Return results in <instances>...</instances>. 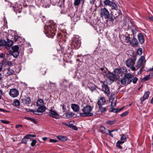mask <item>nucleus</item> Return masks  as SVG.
I'll use <instances>...</instances> for the list:
<instances>
[{
    "label": "nucleus",
    "mask_w": 153,
    "mask_h": 153,
    "mask_svg": "<svg viewBox=\"0 0 153 153\" xmlns=\"http://www.w3.org/2000/svg\"><path fill=\"white\" fill-rule=\"evenodd\" d=\"M45 33L49 38L53 37L55 34L56 27L53 23L51 22H47L44 26Z\"/></svg>",
    "instance_id": "nucleus-1"
},
{
    "label": "nucleus",
    "mask_w": 153,
    "mask_h": 153,
    "mask_svg": "<svg viewBox=\"0 0 153 153\" xmlns=\"http://www.w3.org/2000/svg\"><path fill=\"white\" fill-rule=\"evenodd\" d=\"M93 107L91 106L87 105L81 109L82 111L80 113L81 116L82 117L92 116L93 113L92 112Z\"/></svg>",
    "instance_id": "nucleus-2"
},
{
    "label": "nucleus",
    "mask_w": 153,
    "mask_h": 153,
    "mask_svg": "<svg viewBox=\"0 0 153 153\" xmlns=\"http://www.w3.org/2000/svg\"><path fill=\"white\" fill-rule=\"evenodd\" d=\"M81 44L80 39L79 36H76L73 37L71 43L72 48L77 49L80 47Z\"/></svg>",
    "instance_id": "nucleus-3"
},
{
    "label": "nucleus",
    "mask_w": 153,
    "mask_h": 153,
    "mask_svg": "<svg viewBox=\"0 0 153 153\" xmlns=\"http://www.w3.org/2000/svg\"><path fill=\"white\" fill-rule=\"evenodd\" d=\"M19 47L18 45H15L13 47L12 50L13 51L10 50L7 53L8 55H12L14 58H16L19 55Z\"/></svg>",
    "instance_id": "nucleus-4"
},
{
    "label": "nucleus",
    "mask_w": 153,
    "mask_h": 153,
    "mask_svg": "<svg viewBox=\"0 0 153 153\" xmlns=\"http://www.w3.org/2000/svg\"><path fill=\"white\" fill-rule=\"evenodd\" d=\"M9 94L12 97H16L19 94V91L15 88H12L10 91Z\"/></svg>",
    "instance_id": "nucleus-5"
},
{
    "label": "nucleus",
    "mask_w": 153,
    "mask_h": 153,
    "mask_svg": "<svg viewBox=\"0 0 153 153\" xmlns=\"http://www.w3.org/2000/svg\"><path fill=\"white\" fill-rule=\"evenodd\" d=\"M100 14L101 16L105 19H107L109 15L108 10L105 8L101 9Z\"/></svg>",
    "instance_id": "nucleus-6"
},
{
    "label": "nucleus",
    "mask_w": 153,
    "mask_h": 153,
    "mask_svg": "<svg viewBox=\"0 0 153 153\" xmlns=\"http://www.w3.org/2000/svg\"><path fill=\"white\" fill-rule=\"evenodd\" d=\"M22 102L24 105H28L31 102V100L29 97L27 96H24L22 97Z\"/></svg>",
    "instance_id": "nucleus-7"
},
{
    "label": "nucleus",
    "mask_w": 153,
    "mask_h": 153,
    "mask_svg": "<svg viewBox=\"0 0 153 153\" xmlns=\"http://www.w3.org/2000/svg\"><path fill=\"white\" fill-rule=\"evenodd\" d=\"M102 90L107 94H109L110 91L108 88V86L107 83H105V82H103L102 85Z\"/></svg>",
    "instance_id": "nucleus-8"
},
{
    "label": "nucleus",
    "mask_w": 153,
    "mask_h": 153,
    "mask_svg": "<svg viewBox=\"0 0 153 153\" xmlns=\"http://www.w3.org/2000/svg\"><path fill=\"white\" fill-rule=\"evenodd\" d=\"M127 66L130 68L132 70L134 71V61L132 59H129L126 62Z\"/></svg>",
    "instance_id": "nucleus-9"
},
{
    "label": "nucleus",
    "mask_w": 153,
    "mask_h": 153,
    "mask_svg": "<svg viewBox=\"0 0 153 153\" xmlns=\"http://www.w3.org/2000/svg\"><path fill=\"white\" fill-rule=\"evenodd\" d=\"M57 39L58 41H59L60 42V44H59L60 45L61 44V42H65L66 41V37L65 35H62L60 33H58L57 34Z\"/></svg>",
    "instance_id": "nucleus-10"
},
{
    "label": "nucleus",
    "mask_w": 153,
    "mask_h": 153,
    "mask_svg": "<svg viewBox=\"0 0 153 153\" xmlns=\"http://www.w3.org/2000/svg\"><path fill=\"white\" fill-rule=\"evenodd\" d=\"M49 113L51 114L50 115V116L54 118L58 119L57 117L58 115V114L55 110L51 109L49 110Z\"/></svg>",
    "instance_id": "nucleus-11"
},
{
    "label": "nucleus",
    "mask_w": 153,
    "mask_h": 153,
    "mask_svg": "<svg viewBox=\"0 0 153 153\" xmlns=\"http://www.w3.org/2000/svg\"><path fill=\"white\" fill-rule=\"evenodd\" d=\"M144 59V57L143 56H142L139 59L137 64V66L138 68L141 67V69L143 68V60Z\"/></svg>",
    "instance_id": "nucleus-12"
},
{
    "label": "nucleus",
    "mask_w": 153,
    "mask_h": 153,
    "mask_svg": "<svg viewBox=\"0 0 153 153\" xmlns=\"http://www.w3.org/2000/svg\"><path fill=\"white\" fill-rule=\"evenodd\" d=\"M4 73L7 76L13 74L14 73V71L13 70L11 69L10 68H8L5 69L4 71Z\"/></svg>",
    "instance_id": "nucleus-13"
},
{
    "label": "nucleus",
    "mask_w": 153,
    "mask_h": 153,
    "mask_svg": "<svg viewBox=\"0 0 153 153\" xmlns=\"http://www.w3.org/2000/svg\"><path fill=\"white\" fill-rule=\"evenodd\" d=\"M149 94L150 92L149 91L145 92L143 97L141 99V103H142L144 100L148 98Z\"/></svg>",
    "instance_id": "nucleus-14"
},
{
    "label": "nucleus",
    "mask_w": 153,
    "mask_h": 153,
    "mask_svg": "<svg viewBox=\"0 0 153 153\" xmlns=\"http://www.w3.org/2000/svg\"><path fill=\"white\" fill-rule=\"evenodd\" d=\"M117 75H115L113 73H111L110 72L108 74V75L107 76V77L110 80L112 81H113L114 79H117Z\"/></svg>",
    "instance_id": "nucleus-15"
},
{
    "label": "nucleus",
    "mask_w": 153,
    "mask_h": 153,
    "mask_svg": "<svg viewBox=\"0 0 153 153\" xmlns=\"http://www.w3.org/2000/svg\"><path fill=\"white\" fill-rule=\"evenodd\" d=\"M124 74V77L127 80V83L129 84L132 81V75L130 73H127Z\"/></svg>",
    "instance_id": "nucleus-16"
},
{
    "label": "nucleus",
    "mask_w": 153,
    "mask_h": 153,
    "mask_svg": "<svg viewBox=\"0 0 153 153\" xmlns=\"http://www.w3.org/2000/svg\"><path fill=\"white\" fill-rule=\"evenodd\" d=\"M100 70L101 71V73L104 76H105L106 77L107 76L109 73H110V72L106 68H101Z\"/></svg>",
    "instance_id": "nucleus-17"
},
{
    "label": "nucleus",
    "mask_w": 153,
    "mask_h": 153,
    "mask_svg": "<svg viewBox=\"0 0 153 153\" xmlns=\"http://www.w3.org/2000/svg\"><path fill=\"white\" fill-rule=\"evenodd\" d=\"M138 38L140 43L142 44L145 41L143 36L142 33H139L137 35Z\"/></svg>",
    "instance_id": "nucleus-18"
},
{
    "label": "nucleus",
    "mask_w": 153,
    "mask_h": 153,
    "mask_svg": "<svg viewBox=\"0 0 153 153\" xmlns=\"http://www.w3.org/2000/svg\"><path fill=\"white\" fill-rule=\"evenodd\" d=\"M115 75H117V79H118L120 78V75L121 76L120 68L115 69L114 70V72L113 73Z\"/></svg>",
    "instance_id": "nucleus-19"
},
{
    "label": "nucleus",
    "mask_w": 153,
    "mask_h": 153,
    "mask_svg": "<svg viewBox=\"0 0 153 153\" xmlns=\"http://www.w3.org/2000/svg\"><path fill=\"white\" fill-rule=\"evenodd\" d=\"M105 101V99L104 97H102L98 101V105L99 106H102L104 104Z\"/></svg>",
    "instance_id": "nucleus-20"
},
{
    "label": "nucleus",
    "mask_w": 153,
    "mask_h": 153,
    "mask_svg": "<svg viewBox=\"0 0 153 153\" xmlns=\"http://www.w3.org/2000/svg\"><path fill=\"white\" fill-rule=\"evenodd\" d=\"M13 41L8 39L7 42H6V48L8 49H10V47L13 45Z\"/></svg>",
    "instance_id": "nucleus-21"
},
{
    "label": "nucleus",
    "mask_w": 153,
    "mask_h": 153,
    "mask_svg": "<svg viewBox=\"0 0 153 153\" xmlns=\"http://www.w3.org/2000/svg\"><path fill=\"white\" fill-rule=\"evenodd\" d=\"M72 109L75 112H78L79 110V107L78 105L76 104H73L71 105Z\"/></svg>",
    "instance_id": "nucleus-22"
},
{
    "label": "nucleus",
    "mask_w": 153,
    "mask_h": 153,
    "mask_svg": "<svg viewBox=\"0 0 153 153\" xmlns=\"http://www.w3.org/2000/svg\"><path fill=\"white\" fill-rule=\"evenodd\" d=\"M108 130L103 126H100V132L103 134H108Z\"/></svg>",
    "instance_id": "nucleus-23"
},
{
    "label": "nucleus",
    "mask_w": 153,
    "mask_h": 153,
    "mask_svg": "<svg viewBox=\"0 0 153 153\" xmlns=\"http://www.w3.org/2000/svg\"><path fill=\"white\" fill-rule=\"evenodd\" d=\"M46 109V107L43 106H39L38 108V111L39 112H43L45 111Z\"/></svg>",
    "instance_id": "nucleus-24"
},
{
    "label": "nucleus",
    "mask_w": 153,
    "mask_h": 153,
    "mask_svg": "<svg viewBox=\"0 0 153 153\" xmlns=\"http://www.w3.org/2000/svg\"><path fill=\"white\" fill-rule=\"evenodd\" d=\"M152 74V73H150L148 75L145 76L142 80V81L143 82H145L150 79V76Z\"/></svg>",
    "instance_id": "nucleus-25"
},
{
    "label": "nucleus",
    "mask_w": 153,
    "mask_h": 153,
    "mask_svg": "<svg viewBox=\"0 0 153 153\" xmlns=\"http://www.w3.org/2000/svg\"><path fill=\"white\" fill-rule=\"evenodd\" d=\"M37 105L38 106H43L44 105V102L43 100L42 99H39L37 101Z\"/></svg>",
    "instance_id": "nucleus-26"
},
{
    "label": "nucleus",
    "mask_w": 153,
    "mask_h": 153,
    "mask_svg": "<svg viewBox=\"0 0 153 153\" xmlns=\"http://www.w3.org/2000/svg\"><path fill=\"white\" fill-rule=\"evenodd\" d=\"M120 69L121 74H125L127 72V71L125 67H123L120 68Z\"/></svg>",
    "instance_id": "nucleus-27"
},
{
    "label": "nucleus",
    "mask_w": 153,
    "mask_h": 153,
    "mask_svg": "<svg viewBox=\"0 0 153 153\" xmlns=\"http://www.w3.org/2000/svg\"><path fill=\"white\" fill-rule=\"evenodd\" d=\"M57 138L63 142L66 141L67 140V137L62 135H59L57 137Z\"/></svg>",
    "instance_id": "nucleus-28"
},
{
    "label": "nucleus",
    "mask_w": 153,
    "mask_h": 153,
    "mask_svg": "<svg viewBox=\"0 0 153 153\" xmlns=\"http://www.w3.org/2000/svg\"><path fill=\"white\" fill-rule=\"evenodd\" d=\"M63 124L65 125L68 126L69 127L71 128L72 126H73L74 125V123L73 121H70L67 124L65 123H63Z\"/></svg>",
    "instance_id": "nucleus-29"
},
{
    "label": "nucleus",
    "mask_w": 153,
    "mask_h": 153,
    "mask_svg": "<svg viewBox=\"0 0 153 153\" xmlns=\"http://www.w3.org/2000/svg\"><path fill=\"white\" fill-rule=\"evenodd\" d=\"M110 6L112 7L113 9H114L115 10H117L118 9V7L117 4L113 2H112L111 4L110 5Z\"/></svg>",
    "instance_id": "nucleus-30"
},
{
    "label": "nucleus",
    "mask_w": 153,
    "mask_h": 153,
    "mask_svg": "<svg viewBox=\"0 0 153 153\" xmlns=\"http://www.w3.org/2000/svg\"><path fill=\"white\" fill-rule=\"evenodd\" d=\"M30 139V138L28 137H27L26 135L22 140V143L26 144L27 143V139Z\"/></svg>",
    "instance_id": "nucleus-31"
},
{
    "label": "nucleus",
    "mask_w": 153,
    "mask_h": 153,
    "mask_svg": "<svg viewBox=\"0 0 153 153\" xmlns=\"http://www.w3.org/2000/svg\"><path fill=\"white\" fill-rule=\"evenodd\" d=\"M20 105V102L18 100H15L13 103V105L16 107L19 106Z\"/></svg>",
    "instance_id": "nucleus-32"
},
{
    "label": "nucleus",
    "mask_w": 153,
    "mask_h": 153,
    "mask_svg": "<svg viewBox=\"0 0 153 153\" xmlns=\"http://www.w3.org/2000/svg\"><path fill=\"white\" fill-rule=\"evenodd\" d=\"M0 45L4 46L6 48V42L4 40H1L0 41Z\"/></svg>",
    "instance_id": "nucleus-33"
},
{
    "label": "nucleus",
    "mask_w": 153,
    "mask_h": 153,
    "mask_svg": "<svg viewBox=\"0 0 153 153\" xmlns=\"http://www.w3.org/2000/svg\"><path fill=\"white\" fill-rule=\"evenodd\" d=\"M127 81V80L126 79V78H125L124 77H123L120 81L121 83L123 85H125Z\"/></svg>",
    "instance_id": "nucleus-34"
},
{
    "label": "nucleus",
    "mask_w": 153,
    "mask_h": 153,
    "mask_svg": "<svg viewBox=\"0 0 153 153\" xmlns=\"http://www.w3.org/2000/svg\"><path fill=\"white\" fill-rule=\"evenodd\" d=\"M112 2L109 0H105L103 2L105 5L110 6Z\"/></svg>",
    "instance_id": "nucleus-35"
},
{
    "label": "nucleus",
    "mask_w": 153,
    "mask_h": 153,
    "mask_svg": "<svg viewBox=\"0 0 153 153\" xmlns=\"http://www.w3.org/2000/svg\"><path fill=\"white\" fill-rule=\"evenodd\" d=\"M137 54L140 56L143 53L142 49L141 48H139L136 51Z\"/></svg>",
    "instance_id": "nucleus-36"
},
{
    "label": "nucleus",
    "mask_w": 153,
    "mask_h": 153,
    "mask_svg": "<svg viewBox=\"0 0 153 153\" xmlns=\"http://www.w3.org/2000/svg\"><path fill=\"white\" fill-rule=\"evenodd\" d=\"M106 110V108H104L102 106H99V111L101 112L105 111Z\"/></svg>",
    "instance_id": "nucleus-37"
},
{
    "label": "nucleus",
    "mask_w": 153,
    "mask_h": 153,
    "mask_svg": "<svg viewBox=\"0 0 153 153\" xmlns=\"http://www.w3.org/2000/svg\"><path fill=\"white\" fill-rule=\"evenodd\" d=\"M81 0H75L74 2V4L75 6H78L81 1Z\"/></svg>",
    "instance_id": "nucleus-38"
},
{
    "label": "nucleus",
    "mask_w": 153,
    "mask_h": 153,
    "mask_svg": "<svg viewBox=\"0 0 153 153\" xmlns=\"http://www.w3.org/2000/svg\"><path fill=\"white\" fill-rule=\"evenodd\" d=\"M36 142H37V141L36 140H33L32 141L30 144L31 146H34L35 145Z\"/></svg>",
    "instance_id": "nucleus-39"
},
{
    "label": "nucleus",
    "mask_w": 153,
    "mask_h": 153,
    "mask_svg": "<svg viewBox=\"0 0 153 153\" xmlns=\"http://www.w3.org/2000/svg\"><path fill=\"white\" fill-rule=\"evenodd\" d=\"M130 38H129L128 37H126V39L127 41V43H130V44L132 45H134L133 43H132L131 42V41L130 40Z\"/></svg>",
    "instance_id": "nucleus-40"
},
{
    "label": "nucleus",
    "mask_w": 153,
    "mask_h": 153,
    "mask_svg": "<svg viewBox=\"0 0 153 153\" xmlns=\"http://www.w3.org/2000/svg\"><path fill=\"white\" fill-rule=\"evenodd\" d=\"M14 7L15 9H16V10H18L19 9H20L22 8V7L21 5H17V6H15Z\"/></svg>",
    "instance_id": "nucleus-41"
},
{
    "label": "nucleus",
    "mask_w": 153,
    "mask_h": 153,
    "mask_svg": "<svg viewBox=\"0 0 153 153\" xmlns=\"http://www.w3.org/2000/svg\"><path fill=\"white\" fill-rule=\"evenodd\" d=\"M129 112L128 111H126V112H123L120 114L121 117H123L127 115L128 113Z\"/></svg>",
    "instance_id": "nucleus-42"
},
{
    "label": "nucleus",
    "mask_w": 153,
    "mask_h": 153,
    "mask_svg": "<svg viewBox=\"0 0 153 153\" xmlns=\"http://www.w3.org/2000/svg\"><path fill=\"white\" fill-rule=\"evenodd\" d=\"M117 130H113L111 131L108 130V134H108L110 135L111 137H113V134H112L111 133V132H113V131H116Z\"/></svg>",
    "instance_id": "nucleus-43"
},
{
    "label": "nucleus",
    "mask_w": 153,
    "mask_h": 153,
    "mask_svg": "<svg viewBox=\"0 0 153 153\" xmlns=\"http://www.w3.org/2000/svg\"><path fill=\"white\" fill-rule=\"evenodd\" d=\"M116 105V102H112L111 105V108H114Z\"/></svg>",
    "instance_id": "nucleus-44"
},
{
    "label": "nucleus",
    "mask_w": 153,
    "mask_h": 153,
    "mask_svg": "<svg viewBox=\"0 0 153 153\" xmlns=\"http://www.w3.org/2000/svg\"><path fill=\"white\" fill-rule=\"evenodd\" d=\"M50 142L52 143H55L57 141V140L55 139H50L49 140Z\"/></svg>",
    "instance_id": "nucleus-45"
},
{
    "label": "nucleus",
    "mask_w": 153,
    "mask_h": 153,
    "mask_svg": "<svg viewBox=\"0 0 153 153\" xmlns=\"http://www.w3.org/2000/svg\"><path fill=\"white\" fill-rule=\"evenodd\" d=\"M110 111L111 112L117 113L118 112V109L114 108L111 110Z\"/></svg>",
    "instance_id": "nucleus-46"
},
{
    "label": "nucleus",
    "mask_w": 153,
    "mask_h": 153,
    "mask_svg": "<svg viewBox=\"0 0 153 153\" xmlns=\"http://www.w3.org/2000/svg\"><path fill=\"white\" fill-rule=\"evenodd\" d=\"M72 20H73L74 21H76L77 19H79V18L78 16H73V18H71Z\"/></svg>",
    "instance_id": "nucleus-47"
},
{
    "label": "nucleus",
    "mask_w": 153,
    "mask_h": 153,
    "mask_svg": "<svg viewBox=\"0 0 153 153\" xmlns=\"http://www.w3.org/2000/svg\"><path fill=\"white\" fill-rule=\"evenodd\" d=\"M1 121L2 123L5 124H8L9 123V122L8 121L4 120H1Z\"/></svg>",
    "instance_id": "nucleus-48"
},
{
    "label": "nucleus",
    "mask_w": 153,
    "mask_h": 153,
    "mask_svg": "<svg viewBox=\"0 0 153 153\" xmlns=\"http://www.w3.org/2000/svg\"><path fill=\"white\" fill-rule=\"evenodd\" d=\"M107 124H112L114 123V122L112 121L108 120L106 122Z\"/></svg>",
    "instance_id": "nucleus-49"
},
{
    "label": "nucleus",
    "mask_w": 153,
    "mask_h": 153,
    "mask_svg": "<svg viewBox=\"0 0 153 153\" xmlns=\"http://www.w3.org/2000/svg\"><path fill=\"white\" fill-rule=\"evenodd\" d=\"M26 137H28L30 138L29 137H36V136L34 134H27L26 135Z\"/></svg>",
    "instance_id": "nucleus-50"
},
{
    "label": "nucleus",
    "mask_w": 153,
    "mask_h": 153,
    "mask_svg": "<svg viewBox=\"0 0 153 153\" xmlns=\"http://www.w3.org/2000/svg\"><path fill=\"white\" fill-rule=\"evenodd\" d=\"M120 142H117L116 143V146L118 148L122 149V147L120 146V144L119 143Z\"/></svg>",
    "instance_id": "nucleus-51"
},
{
    "label": "nucleus",
    "mask_w": 153,
    "mask_h": 153,
    "mask_svg": "<svg viewBox=\"0 0 153 153\" xmlns=\"http://www.w3.org/2000/svg\"><path fill=\"white\" fill-rule=\"evenodd\" d=\"M71 128L75 130H78L77 127L74 125L73 126H72Z\"/></svg>",
    "instance_id": "nucleus-52"
},
{
    "label": "nucleus",
    "mask_w": 153,
    "mask_h": 153,
    "mask_svg": "<svg viewBox=\"0 0 153 153\" xmlns=\"http://www.w3.org/2000/svg\"><path fill=\"white\" fill-rule=\"evenodd\" d=\"M73 85L72 84L71 82L69 83V88L70 89H73Z\"/></svg>",
    "instance_id": "nucleus-53"
},
{
    "label": "nucleus",
    "mask_w": 153,
    "mask_h": 153,
    "mask_svg": "<svg viewBox=\"0 0 153 153\" xmlns=\"http://www.w3.org/2000/svg\"><path fill=\"white\" fill-rule=\"evenodd\" d=\"M126 138V137L124 135H123L121 138V140H125Z\"/></svg>",
    "instance_id": "nucleus-54"
},
{
    "label": "nucleus",
    "mask_w": 153,
    "mask_h": 153,
    "mask_svg": "<svg viewBox=\"0 0 153 153\" xmlns=\"http://www.w3.org/2000/svg\"><path fill=\"white\" fill-rule=\"evenodd\" d=\"M19 37L18 36L16 35L14 36V38L15 39V41L16 42L18 41V40L19 38Z\"/></svg>",
    "instance_id": "nucleus-55"
},
{
    "label": "nucleus",
    "mask_w": 153,
    "mask_h": 153,
    "mask_svg": "<svg viewBox=\"0 0 153 153\" xmlns=\"http://www.w3.org/2000/svg\"><path fill=\"white\" fill-rule=\"evenodd\" d=\"M114 17L112 16V17H110L109 18V19L110 21L113 22L114 21Z\"/></svg>",
    "instance_id": "nucleus-56"
},
{
    "label": "nucleus",
    "mask_w": 153,
    "mask_h": 153,
    "mask_svg": "<svg viewBox=\"0 0 153 153\" xmlns=\"http://www.w3.org/2000/svg\"><path fill=\"white\" fill-rule=\"evenodd\" d=\"M7 65L10 66H11L13 65V63L11 62H8L7 63Z\"/></svg>",
    "instance_id": "nucleus-57"
},
{
    "label": "nucleus",
    "mask_w": 153,
    "mask_h": 153,
    "mask_svg": "<svg viewBox=\"0 0 153 153\" xmlns=\"http://www.w3.org/2000/svg\"><path fill=\"white\" fill-rule=\"evenodd\" d=\"M29 120H30V121L33 122L34 123H35L36 122V120L34 119H33V118H29Z\"/></svg>",
    "instance_id": "nucleus-58"
},
{
    "label": "nucleus",
    "mask_w": 153,
    "mask_h": 153,
    "mask_svg": "<svg viewBox=\"0 0 153 153\" xmlns=\"http://www.w3.org/2000/svg\"><path fill=\"white\" fill-rule=\"evenodd\" d=\"M73 115L72 114V113H68L67 115V117L68 118H69L72 116Z\"/></svg>",
    "instance_id": "nucleus-59"
},
{
    "label": "nucleus",
    "mask_w": 153,
    "mask_h": 153,
    "mask_svg": "<svg viewBox=\"0 0 153 153\" xmlns=\"http://www.w3.org/2000/svg\"><path fill=\"white\" fill-rule=\"evenodd\" d=\"M136 40H137L136 39L134 38V46H137L138 44V42L137 41H136V42H135Z\"/></svg>",
    "instance_id": "nucleus-60"
},
{
    "label": "nucleus",
    "mask_w": 153,
    "mask_h": 153,
    "mask_svg": "<svg viewBox=\"0 0 153 153\" xmlns=\"http://www.w3.org/2000/svg\"><path fill=\"white\" fill-rule=\"evenodd\" d=\"M5 57V55L3 53H2L0 55V58H4Z\"/></svg>",
    "instance_id": "nucleus-61"
},
{
    "label": "nucleus",
    "mask_w": 153,
    "mask_h": 153,
    "mask_svg": "<svg viewBox=\"0 0 153 153\" xmlns=\"http://www.w3.org/2000/svg\"><path fill=\"white\" fill-rule=\"evenodd\" d=\"M62 109H63V110H65L66 106L65 105V104H62Z\"/></svg>",
    "instance_id": "nucleus-62"
},
{
    "label": "nucleus",
    "mask_w": 153,
    "mask_h": 153,
    "mask_svg": "<svg viewBox=\"0 0 153 153\" xmlns=\"http://www.w3.org/2000/svg\"><path fill=\"white\" fill-rule=\"evenodd\" d=\"M68 51H67V52L69 53L70 52H71V51H72L71 48H70L69 47L68 48Z\"/></svg>",
    "instance_id": "nucleus-63"
},
{
    "label": "nucleus",
    "mask_w": 153,
    "mask_h": 153,
    "mask_svg": "<svg viewBox=\"0 0 153 153\" xmlns=\"http://www.w3.org/2000/svg\"><path fill=\"white\" fill-rule=\"evenodd\" d=\"M149 19L150 20L153 21V17L152 16L149 17Z\"/></svg>",
    "instance_id": "nucleus-64"
}]
</instances>
